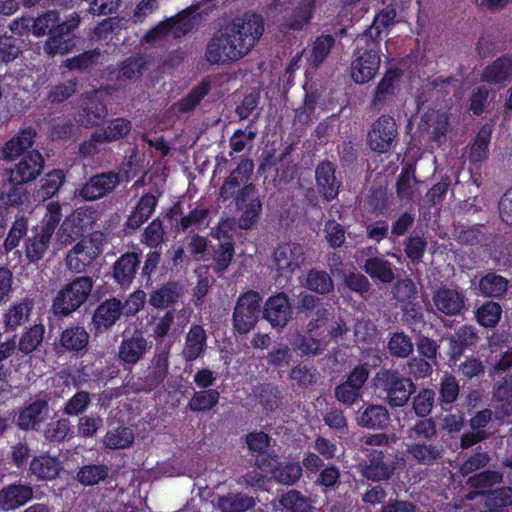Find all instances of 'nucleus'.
Listing matches in <instances>:
<instances>
[{"label": "nucleus", "instance_id": "a18cd8bd", "mask_svg": "<svg viewBox=\"0 0 512 512\" xmlns=\"http://www.w3.org/2000/svg\"><path fill=\"white\" fill-rule=\"evenodd\" d=\"M335 44V38L332 35H321L312 43L307 56V62L310 68L316 70L327 59Z\"/></svg>", "mask_w": 512, "mask_h": 512}, {"label": "nucleus", "instance_id": "3c124183", "mask_svg": "<svg viewBox=\"0 0 512 512\" xmlns=\"http://www.w3.org/2000/svg\"><path fill=\"white\" fill-rule=\"evenodd\" d=\"M304 286L319 295H327L334 290L331 276L326 271L316 268L307 272Z\"/></svg>", "mask_w": 512, "mask_h": 512}, {"label": "nucleus", "instance_id": "423d86ee", "mask_svg": "<svg viewBox=\"0 0 512 512\" xmlns=\"http://www.w3.org/2000/svg\"><path fill=\"white\" fill-rule=\"evenodd\" d=\"M131 161L124 164L120 172L108 171L91 176L78 190V195L85 201H95L110 194L121 181H130L137 175Z\"/></svg>", "mask_w": 512, "mask_h": 512}, {"label": "nucleus", "instance_id": "2eb2a0df", "mask_svg": "<svg viewBox=\"0 0 512 512\" xmlns=\"http://www.w3.org/2000/svg\"><path fill=\"white\" fill-rule=\"evenodd\" d=\"M361 475L373 482L388 480L394 473L393 462L382 450H367L366 459L360 464Z\"/></svg>", "mask_w": 512, "mask_h": 512}, {"label": "nucleus", "instance_id": "2f4dec72", "mask_svg": "<svg viewBox=\"0 0 512 512\" xmlns=\"http://www.w3.org/2000/svg\"><path fill=\"white\" fill-rule=\"evenodd\" d=\"M207 333L198 324H192L185 337L182 357L187 362H192L201 357L207 349Z\"/></svg>", "mask_w": 512, "mask_h": 512}, {"label": "nucleus", "instance_id": "4be33fe9", "mask_svg": "<svg viewBox=\"0 0 512 512\" xmlns=\"http://www.w3.org/2000/svg\"><path fill=\"white\" fill-rule=\"evenodd\" d=\"M149 350V343L141 332L123 337L118 347V360L126 366H134L141 361Z\"/></svg>", "mask_w": 512, "mask_h": 512}, {"label": "nucleus", "instance_id": "c03bdc74", "mask_svg": "<svg viewBox=\"0 0 512 512\" xmlns=\"http://www.w3.org/2000/svg\"><path fill=\"white\" fill-rule=\"evenodd\" d=\"M36 130H19L16 137L6 142L2 149V156L5 160H13L20 156L33 144Z\"/></svg>", "mask_w": 512, "mask_h": 512}, {"label": "nucleus", "instance_id": "e433bc0d", "mask_svg": "<svg viewBox=\"0 0 512 512\" xmlns=\"http://www.w3.org/2000/svg\"><path fill=\"white\" fill-rule=\"evenodd\" d=\"M83 105L82 125L85 128L89 126H101L105 123L107 109L95 92L86 94Z\"/></svg>", "mask_w": 512, "mask_h": 512}, {"label": "nucleus", "instance_id": "e2e57ef3", "mask_svg": "<svg viewBox=\"0 0 512 512\" xmlns=\"http://www.w3.org/2000/svg\"><path fill=\"white\" fill-rule=\"evenodd\" d=\"M319 95L317 92L307 93L304 99V104L301 109L296 110L295 124L300 126H308L317 120Z\"/></svg>", "mask_w": 512, "mask_h": 512}, {"label": "nucleus", "instance_id": "58836bf2", "mask_svg": "<svg viewBox=\"0 0 512 512\" xmlns=\"http://www.w3.org/2000/svg\"><path fill=\"white\" fill-rule=\"evenodd\" d=\"M460 394L459 381L452 374H444L438 387V404L445 412H451Z\"/></svg>", "mask_w": 512, "mask_h": 512}, {"label": "nucleus", "instance_id": "0e129e2a", "mask_svg": "<svg viewBox=\"0 0 512 512\" xmlns=\"http://www.w3.org/2000/svg\"><path fill=\"white\" fill-rule=\"evenodd\" d=\"M134 443V433L132 429L125 426H119L114 430L107 431L104 437V444L112 450L124 449Z\"/></svg>", "mask_w": 512, "mask_h": 512}, {"label": "nucleus", "instance_id": "c756f323", "mask_svg": "<svg viewBox=\"0 0 512 512\" xmlns=\"http://www.w3.org/2000/svg\"><path fill=\"white\" fill-rule=\"evenodd\" d=\"M184 294V287L178 281L161 284L149 294L148 303L156 309H165L179 302Z\"/></svg>", "mask_w": 512, "mask_h": 512}, {"label": "nucleus", "instance_id": "72a5a7b5", "mask_svg": "<svg viewBox=\"0 0 512 512\" xmlns=\"http://www.w3.org/2000/svg\"><path fill=\"white\" fill-rule=\"evenodd\" d=\"M361 268L372 280L383 284H390L395 279V267L383 255L368 257Z\"/></svg>", "mask_w": 512, "mask_h": 512}, {"label": "nucleus", "instance_id": "7ed1b4c3", "mask_svg": "<svg viewBox=\"0 0 512 512\" xmlns=\"http://www.w3.org/2000/svg\"><path fill=\"white\" fill-rule=\"evenodd\" d=\"M61 219L62 209L60 204L57 202L49 203L41 225L34 227L31 230L32 235L28 236L24 242L25 255L30 262H37L44 257Z\"/></svg>", "mask_w": 512, "mask_h": 512}, {"label": "nucleus", "instance_id": "f03ea898", "mask_svg": "<svg viewBox=\"0 0 512 512\" xmlns=\"http://www.w3.org/2000/svg\"><path fill=\"white\" fill-rule=\"evenodd\" d=\"M81 17L77 12L61 19L56 10H49L31 19V33L36 37L48 36L43 51L49 56L65 55L75 46L73 32L78 29Z\"/></svg>", "mask_w": 512, "mask_h": 512}, {"label": "nucleus", "instance_id": "c9c22d12", "mask_svg": "<svg viewBox=\"0 0 512 512\" xmlns=\"http://www.w3.org/2000/svg\"><path fill=\"white\" fill-rule=\"evenodd\" d=\"M512 487L504 486L483 493L480 512H510Z\"/></svg>", "mask_w": 512, "mask_h": 512}, {"label": "nucleus", "instance_id": "69168bd1", "mask_svg": "<svg viewBox=\"0 0 512 512\" xmlns=\"http://www.w3.org/2000/svg\"><path fill=\"white\" fill-rule=\"evenodd\" d=\"M235 254V245L232 240L220 242L218 247L214 249L213 254V271L216 274L225 272L231 264Z\"/></svg>", "mask_w": 512, "mask_h": 512}, {"label": "nucleus", "instance_id": "864d4df0", "mask_svg": "<svg viewBox=\"0 0 512 512\" xmlns=\"http://www.w3.org/2000/svg\"><path fill=\"white\" fill-rule=\"evenodd\" d=\"M387 350L394 358H408L414 351V344L409 335L403 331H396L390 334L387 342Z\"/></svg>", "mask_w": 512, "mask_h": 512}, {"label": "nucleus", "instance_id": "de8ad7c7", "mask_svg": "<svg viewBox=\"0 0 512 512\" xmlns=\"http://www.w3.org/2000/svg\"><path fill=\"white\" fill-rule=\"evenodd\" d=\"M220 392L217 389L195 391L188 401L187 408L194 413L209 412L219 403Z\"/></svg>", "mask_w": 512, "mask_h": 512}, {"label": "nucleus", "instance_id": "f8f14e48", "mask_svg": "<svg viewBox=\"0 0 512 512\" xmlns=\"http://www.w3.org/2000/svg\"><path fill=\"white\" fill-rule=\"evenodd\" d=\"M368 364L355 366L347 375L346 379L334 388L335 399L351 407L356 404L363 396V388L369 379Z\"/></svg>", "mask_w": 512, "mask_h": 512}, {"label": "nucleus", "instance_id": "c85d7f7f", "mask_svg": "<svg viewBox=\"0 0 512 512\" xmlns=\"http://www.w3.org/2000/svg\"><path fill=\"white\" fill-rule=\"evenodd\" d=\"M432 299L436 309L447 316H456L465 308L466 297L457 289L439 288Z\"/></svg>", "mask_w": 512, "mask_h": 512}, {"label": "nucleus", "instance_id": "f257e3e1", "mask_svg": "<svg viewBox=\"0 0 512 512\" xmlns=\"http://www.w3.org/2000/svg\"><path fill=\"white\" fill-rule=\"evenodd\" d=\"M229 175L219 188V197L223 202L232 200L240 211L238 226L250 230L258 222L262 212V202L257 187L251 181L254 162L248 157H240L233 162Z\"/></svg>", "mask_w": 512, "mask_h": 512}, {"label": "nucleus", "instance_id": "7c9ffc66", "mask_svg": "<svg viewBox=\"0 0 512 512\" xmlns=\"http://www.w3.org/2000/svg\"><path fill=\"white\" fill-rule=\"evenodd\" d=\"M478 339V331L474 326H461L449 339L448 354L450 361L456 363L463 356L467 348L476 346Z\"/></svg>", "mask_w": 512, "mask_h": 512}, {"label": "nucleus", "instance_id": "6ab92c4d", "mask_svg": "<svg viewBox=\"0 0 512 512\" xmlns=\"http://www.w3.org/2000/svg\"><path fill=\"white\" fill-rule=\"evenodd\" d=\"M316 188L326 202L338 197L341 180L336 177V165L328 160L321 161L315 169Z\"/></svg>", "mask_w": 512, "mask_h": 512}, {"label": "nucleus", "instance_id": "338daca9", "mask_svg": "<svg viewBox=\"0 0 512 512\" xmlns=\"http://www.w3.org/2000/svg\"><path fill=\"white\" fill-rule=\"evenodd\" d=\"M409 437L411 441L417 442L439 441L435 421L431 418H424L417 421L411 427Z\"/></svg>", "mask_w": 512, "mask_h": 512}, {"label": "nucleus", "instance_id": "5701e85b", "mask_svg": "<svg viewBox=\"0 0 512 512\" xmlns=\"http://www.w3.org/2000/svg\"><path fill=\"white\" fill-rule=\"evenodd\" d=\"M122 316L121 300L110 297L100 302L93 312L92 325L96 332L110 330Z\"/></svg>", "mask_w": 512, "mask_h": 512}, {"label": "nucleus", "instance_id": "a211bd4d", "mask_svg": "<svg viewBox=\"0 0 512 512\" xmlns=\"http://www.w3.org/2000/svg\"><path fill=\"white\" fill-rule=\"evenodd\" d=\"M34 497V490L30 483L16 481L4 485L0 489V511L12 512L24 507Z\"/></svg>", "mask_w": 512, "mask_h": 512}, {"label": "nucleus", "instance_id": "f3484780", "mask_svg": "<svg viewBox=\"0 0 512 512\" xmlns=\"http://www.w3.org/2000/svg\"><path fill=\"white\" fill-rule=\"evenodd\" d=\"M44 168V158L37 150L23 155L14 169L9 170V181L12 185H22L36 179Z\"/></svg>", "mask_w": 512, "mask_h": 512}, {"label": "nucleus", "instance_id": "09e8293b", "mask_svg": "<svg viewBox=\"0 0 512 512\" xmlns=\"http://www.w3.org/2000/svg\"><path fill=\"white\" fill-rule=\"evenodd\" d=\"M45 326L43 324H34L25 329L19 338L18 352L22 355H29L36 351L43 342Z\"/></svg>", "mask_w": 512, "mask_h": 512}, {"label": "nucleus", "instance_id": "79ce46f5", "mask_svg": "<svg viewBox=\"0 0 512 512\" xmlns=\"http://www.w3.org/2000/svg\"><path fill=\"white\" fill-rule=\"evenodd\" d=\"M253 393L263 409L267 412L277 410L283 398L279 386L271 382L256 385L253 389Z\"/></svg>", "mask_w": 512, "mask_h": 512}, {"label": "nucleus", "instance_id": "680f3d73", "mask_svg": "<svg viewBox=\"0 0 512 512\" xmlns=\"http://www.w3.org/2000/svg\"><path fill=\"white\" fill-rule=\"evenodd\" d=\"M109 467L105 464H87L79 468L76 479L84 486H94L105 480Z\"/></svg>", "mask_w": 512, "mask_h": 512}, {"label": "nucleus", "instance_id": "ea45409f", "mask_svg": "<svg viewBox=\"0 0 512 512\" xmlns=\"http://www.w3.org/2000/svg\"><path fill=\"white\" fill-rule=\"evenodd\" d=\"M131 130H95L88 141L79 146L83 155L92 156L98 152V144L109 143L128 136Z\"/></svg>", "mask_w": 512, "mask_h": 512}, {"label": "nucleus", "instance_id": "9d476101", "mask_svg": "<svg viewBox=\"0 0 512 512\" xmlns=\"http://www.w3.org/2000/svg\"><path fill=\"white\" fill-rule=\"evenodd\" d=\"M96 210L91 207H79L67 216L60 225L57 237L62 244L71 243L90 234L96 223Z\"/></svg>", "mask_w": 512, "mask_h": 512}, {"label": "nucleus", "instance_id": "774afa93", "mask_svg": "<svg viewBox=\"0 0 512 512\" xmlns=\"http://www.w3.org/2000/svg\"><path fill=\"white\" fill-rule=\"evenodd\" d=\"M318 372L313 364L299 363L290 371L289 378L300 388H308L317 382Z\"/></svg>", "mask_w": 512, "mask_h": 512}, {"label": "nucleus", "instance_id": "4c0bfd02", "mask_svg": "<svg viewBox=\"0 0 512 512\" xmlns=\"http://www.w3.org/2000/svg\"><path fill=\"white\" fill-rule=\"evenodd\" d=\"M158 199L151 193H145L140 197L131 214L128 216L126 226L129 229L140 228L153 214Z\"/></svg>", "mask_w": 512, "mask_h": 512}, {"label": "nucleus", "instance_id": "6e6552de", "mask_svg": "<svg viewBox=\"0 0 512 512\" xmlns=\"http://www.w3.org/2000/svg\"><path fill=\"white\" fill-rule=\"evenodd\" d=\"M261 303L262 296L255 290H248L239 295L232 313L234 331L246 335L255 328L259 321Z\"/></svg>", "mask_w": 512, "mask_h": 512}, {"label": "nucleus", "instance_id": "6e6d98bb", "mask_svg": "<svg viewBox=\"0 0 512 512\" xmlns=\"http://www.w3.org/2000/svg\"><path fill=\"white\" fill-rule=\"evenodd\" d=\"M150 63L145 56H131L122 62L119 71V80H132L142 77L148 70Z\"/></svg>", "mask_w": 512, "mask_h": 512}, {"label": "nucleus", "instance_id": "603ef678", "mask_svg": "<svg viewBox=\"0 0 512 512\" xmlns=\"http://www.w3.org/2000/svg\"><path fill=\"white\" fill-rule=\"evenodd\" d=\"M395 17L396 12L394 9H383L375 16L371 26L359 36H366L367 41L376 42V45L379 46L382 30L387 29L393 25Z\"/></svg>", "mask_w": 512, "mask_h": 512}, {"label": "nucleus", "instance_id": "49530a36", "mask_svg": "<svg viewBox=\"0 0 512 512\" xmlns=\"http://www.w3.org/2000/svg\"><path fill=\"white\" fill-rule=\"evenodd\" d=\"M33 305L30 301H22L11 305L3 314V324L6 332L15 331L29 318Z\"/></svg>", "mask_w": 512, "mask_h": 512}, {"label": "nucleus", "instance_id": "bf43d9fd", "mask_svg": "<svg viewBox=\"0 0 512 512\" xmlns=\"http://www.w3.org/2000/svg\"><path fill=\"white\" fill-rule=\"evenodd\" d=\"M218 506L222 512H245L255 506V500L243 493L228 494L219 498Z\"/></svg>", "mask_w": 512, "mask_h": 512}, {"label": "nucleus", "instance_id": "0eeeda50", "mask_svg": "<svg viewBox=\"0 0 512 512\" xmlns=\"http://www.w3.org/2000/svg\"><path fill=\"white\" fill-rule=\"evenodd\" d=\"M375 381L376 386L386 394V401L392 408L405 406L416 391V385L411 378L394 369H381L377 372Z\"/></svg>", "mask_w": 512, "mask_h": 512}, {"label": "nucleus", "instance_id": "ddd939ff", "mask_svg": "<svg viewBox=\"0 0 512 512\" xmlns=\"http://www.w3.org/2000/svg\"><path fill=\"white\" fill-rule=\"evenodd\" d=\"M244 56L243 50L239 48L227 29L208 42L205 52L206 60L211 64H226Z\"/></svg>", "mask_w": 512, "mask_h": 512}, {"label": "nucleus", "instance_id": "f704fd0d", "mask_svg": "<svg viewBox=\"0 0 512 512\" xmlns=\"http://www.w3.org/2000/svg\"><path fill=\"white\" fill-rule=\"evenodd\" d=\"M509 281L494 271H489L478 278L476 290L478 295L486 298H503L508 291Z\"/></svg>", "mask_w": 512, "mask_h": 512}, {"label": "nucleus", "instance_id": "39448f33", "mask_svg": "<svg viewBox=\"0 0 512 512\" xmlns=\"http://www.w3.org/2000/svg\"><path fill=\"white\" fill-rule=\"evenodd\" d=\"M381 58L376 42L367 41L366 36H358L350 65V75L357 84L371 81L378 73Z\"/></svg>", "mask_w": 512, "mask_h": 512}, {"label": "nucleus", "instance_id": "1a4fd4ad", "mask_svg": "<svg viewBox=\"0 0 512 512\" xmlns=\"http://www.w3.org/2000/svg\"><path fill=\"white\" fill-rule=\"evenodd\" d=\"M237 45L247 55L257 44L264 32L263 18L255 13L247 12L233 20L227 28Z\"/></svg>", "mask_w": 512, "mask_h": 512}, {"label": "nucleus", "instance_id": "a19ab883", "mask_svg": "<svg viewBox=\"0 0 512 512\" xmlns=\"http://www.w3.org/2000/svg\"><path fill=\"white\" fill-rule=\"evenodd\" d=\"M400 78L398 70H388L378 83L372 105L375 109H382L395 95V82Z\"/></svg>", "mask_w": 512, "mask_h": 512}, {"label": "nucleus", "instance_id": "9b49d317", "mask_svg": "<svg viewBox=\"0 0 512 512\" xmlns=\"http://www.w3.org/2000/svg\"><path fill=\"white\" fill-rule=\"evenodd\" d=\"M305 260L303 247L295 242L278 244L272 253L271 268L277 277L285 280L292 278L293 274L301 268Z\"/></svg>", "mask_w": 512, "mask_h": 512}, {"label": "nucleus", "instance_id": "4468645a", "mask_svg": "<svg viewBox=\"0 0 512 512\" xmlns=\"http://www.w3.org/2000/svg\"><path fill=\"white\" fill-rule=\"evenodd\" d=\"M90 335L79 323L66 327L59 336L55 349L58 354L68 353L72 357L81 358L88 351Z\"/></svg>", "mask_w": 512, "mask_h": 512}, {"label": "nucleus", "instance_id": "dca6fc26", "mask_svg": "<svg viewBox=\"0 0 512 512\" xmlns=\"http://www.w3.org/2000/svg\"><path fill=\"white\" fill-rule=\"evenodd\" d=\"M262 314L273 328H284L293 317L288 295L285 292L271 295L264 304Z\"/></svg>", "mask_w": 512, "mask_h": 512}, {"label": "nucleus", "instance_id": "052dcab7", "mask_svg": "<svg viewBox=\"0 0 512 512\" xmlns=\"http://www.w3.org/2000/svg\"><path fill=\"white\" fill-rule=\"evenodd\" d=\"M209 91L210 83L203 81L194 87L187 96L175 103L173 109L178 113H188L198 106Z\"/></svg>", "mask_w": 512, "mask_h": 512}, {"label": "nucleus", "instance_id": "13d9d810", "mask_svg": "<svg viewBox=\"0 0 512 512\" xmlns=\"http://www.w3.org/2000/svg\"><path fill=\"white\" fill-rule=\"evenodd\" d=\"M279 503L287 512H313L314 509L310 498L298 490H289L282 494Z\"/></svg>", "mask_w": 512, "mask_h": 512}, {"label": "nucleus", "instance_id": "4d7b16f0", "mask_svg": "<svg viewBox=\"0 0 512 512\" xmlns=\"http://www.w3.org/2000/svg\"><path fill=\"white\" fill-rule=\"evenodd\" d=\"M502 316V307L494 301H486L475 311L477 323L484 328H495Z\"/></svg>", "mask_w": 512, "mask_h": 512}, {"label": "nucleus", "instance_id": "cd10ccee", "mask_svg": "<svg viewBox=\"0 0 512 512\" xmlns=\"http://www.w3.org/2000/svg\"><path fill=\"white\" fill-rule=\"evenodd\" d=\"M63 464L58 457L49 454L34 456L29 464V475L37 481H51L59 477Z\"/></svg>", "mask_w": 512, "mask_h": 512}, {"label": "nucleus", "instance_id": "37998d69", "mask_svg": "<svg viewBox=\"0 0 512 512\" xmlns=\"http://www.w3.org/2000/svg\"><path fill=\"white\" fill-rule=\"evenodd\" d=\"M292 13L286 24L290 29L301 30L312 18L315 0H291Z\"/></svg>", "mask_w": 512, "mask_h": 512}, {"label": "nucleus", "instance_id": "a878e982", "mask_svg": "<svg viewBox=\"0 0 512 512\" xmlns=\"http://www.w3.org/2000/svg\"><path fill=\"white\" fill-rule=\"evenodd\" d=\"M48 414V402L45 399H36L19 411L16 424L24 431H38L46 421Z\"/></svg>", "mask_w": 512, "mask_h": 512}, {"label": "nucleus", "instance_id": "aec40b11", "mask_svg": "<svg viewBox=\"0 0 512 512\" xmlns=\"http://www.w3.org/2000/svg\"><path fill=\"white\" fill-rule=\"evenodd\" d=\"M94 239H81L67 254L66 264L69 270L81 273L100 255L101 249L93 244Z\"/></svg>", "mask_w": 512, "mask_h": 512}, {"label": "nucleus", "instance_id": "473e14b6", "mask_svg": "<svg viewBox=\"0 0 512 512\" xmlns=\"http://www.w3.org/2000/svg\"><path fill=\"white\" fill-rule=\"evenodd\" d=\"M356 421L360 427L382 430L388 426L390 414L382 405L369 404L358 411Z\"/></svg>", "mask_w": 512, "mask_h": 512}, {"label": "nucleus", "instance_id": "8fccbe9b", "mask_svg": "<svg viewBox=\"0 0 512 512\" xmlns=\"http://www.w3.org/2000/svg\"><path fill=\"white\" fill-rule=\"evenodd\" d=\"M491 133L492 130H478L477 135L466 151L470 163H482L488 158Z\"/></svg>", "mask_w": 512, "mask_h": 512}, {"label": "nucleus", "instance_id": "20e7f679", "mask_svg": "<svg viewBox=\"0 0 512 512\" xmlns=\"http://www.w3.org/2000/svg\"><path fill=\"white\" fill-rule=\"evenodd\" d=\"M93 288L89 276H80L61 288L53 299L51 312L58 318L72 315L88 299Z\"/></svg>", "mask_w": 512, "mask_h": 512}, {"label": "nucleus", "instance_id": "bb28decb", "mask_svg": "<svg viewBox=\"0 0 512 512\" xmlns=\"http://www.w3.org/2000/svg\"><path fill=\"white\" fill-rule=\"evenodd\" d=\"M171 345H157L155 354L146 376V383L150 388H157L162 385L169 374V357Z\"/></svg>", "mask_w": 512, "mask_h": 512}, {"label": "nucleus", "instance_id": "412c9836", "mask_svg": "<svg viewBox=\"0 0 512 512\" xmlns=\"http://www.w3.org/2000/svg\"><path fill=\"white\" fill-rule=\"evenodd\" d=\"M444 454L445 449L440 441H411L407 445L408 458L418 465L433 466L438 464Z\"/></svg>", "mask_w": 512, "mask_h": 512}, {"label": "nucleus", "instance_id": "5fc2aeb1", "mask_svg": "<svg viewBox=\"0 0 512 512\" xmlns=\"http://www.w3.org/2000/svg\"><path fill=\"white\" fill-rule=\"evenodd\" d=\"M512 76V59L501 57L485 68L483 80L493 83H503Z\"/></svg>", "mask_w": 512, "mask_h": 512}, {"label": "nucleus", "instance_id": "393cba45", "mask_svg": "<svg viewBox=\"0 0 512 512\" xmlns=\"http://www.w3.org/2000/svg\"><path fill=\"white\" fill-rule=\"evenodd\" d=\"M140 255L136 252L122 254L112 266V277L121 289L130 288L140 268Z\"/></svg>", "mask_w": 512, "mask_h": 512}, {"label": "nucleus", "instance_id": "b1692460", "mask_svg": "<svg viewBox=\"0 0 512 512\" xmlns=\"http://www.w3.org/2000/svg\"><path fill=\"white\" fill-rule=\"evenodd\" d=\"M191 27V20L185 15V12H183L174 18L161 22L155 28L151 29L146 34L145 40L147 42H155L166 37L180 38L187 34Z\"/></svg>", "mask_w": 512, "mask_h": 512}]
</instances>
